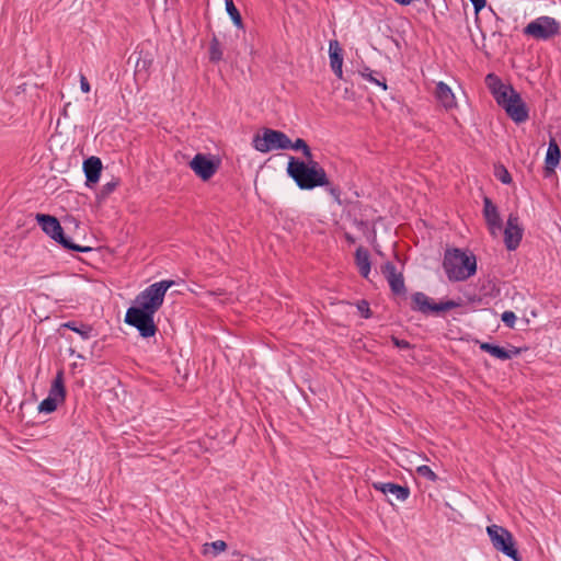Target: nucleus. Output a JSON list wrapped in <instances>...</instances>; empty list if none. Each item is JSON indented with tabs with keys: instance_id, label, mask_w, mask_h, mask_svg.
Listing matches in <instances>:
<instances>
[{
	"instance_id": "f257e3e1",
	"label": "nucleus",
	"mask_w": 561,
	"mask_h": 561,
	"mask_svg": "<svg viewBox=\"0 0 561 561\" xmlns=\"http://www.w3.org/2000/svg\"><path fill=\"white\" fill-rule=\"evenodd\" d=\"M173 285L174 280L163 279L140 291L136 296L135 305L126 311L125 323L136 328L141 337L154 336L158 331L154 314L162 307L165 294Z\"/></svg>"
},
{
	"instance_id": "f03ea898",
	"label": "nucleus",
	"mask_w": 561,
	"mask_h": 561,
	"mask_svg": "<svg viewBox=\"0 0 561 561\" xmlns=\"http://www.w3.org/2000/svg\"><path fill=\"white\" fill-rule=\"evenodd\" d=\"M287 174L300 190L311 191L316 187L329 185L325 170L313 158L302 161L290 157L287 164Z\"/></svg>"
},
{
	"instance_id": "7ed1b4c3",
	"label": "nucleus",
	"mask_w": 561,
	"mask_h": 561,
	"mask_svg": "<svg viewBox=\"0 0 561 561\" xmlns=\"http://www.w3.org/2000/svg\"><path fill=\"white\" fill-rule=\"evenodd\" d=\"M443 268L450 282L466 280L477 272L476 255L457 248L447 250L443 260Z\"/></svg>"
},
{
	"instance_id": "20e7f679",
	"label": "nucleus",
	"mask_w": 561,
	"mask_h": 561,
	"mask_svg": "<svg viewBox=\"0 0 561 561\" xmlns=\"http://www.w3.org/2000/svg\"><path fill=\"white\" fill-rule=\"evenodd\" d=\"M35 219L42 230L64 249L82 253L90 252L92 250L90 247L75 243L69 237H67L59 220L55 216L37 214Z\"/></svg>"
},
{
	"instance_id": "39448f33",
	"label": "nucleus",
	"mask_w": 561,
	"mask_h": 561,
	"mask_svg": "<svg viewBox=\"0 0 561 561\" xmlns=\"http://www.w3.org/2000/svg\"><path fill=\"white\" fill-rule=\"evenodd\" d=\"M561 25L554 18L542 15L529 22L523 30L524 35L536 41H550L559 35Z\"/></svg>"
},
{
	"instance_id": "423d86ee",
	"label": "nucleus",
	"mask_w": 561,
	"mask_h": 561,
	"mask_svg": "<svg viewBox=\"0 0 561 561\" xmlns=\"http://www.w3.org/2000/svg\"><path fill=\"white\" fill-rule=\"evenodd\" d=\"M486 534L497 551H501L514 561H520L513 535L506 528L493 524L486 527Z\"/></svg>"
},
{
	"instance_id": "0eeeda50",
	"label": "nucleus",
	"mask_w": 561,
	"mask_h": 561,
	"mask_svg": "<svg viewBox=\"0 0 561 561\" xmlns=\"http://www.w3.org/2000/svg\"><path fill=\"white\" fill-rule=\"evenodd\" d=\"M255 150L266 153L272 150H286L289 149L288 136L280 131L271 128H264L263 134L255 135L252 140Z\"/></svg>"
},
{
	"instance_id": "6e6552de",
	"label": "nucleus",
	"mask_w": 561,
	"mask_h": 561,
	"mask_svg": "<svg viewBox=\"0 0 561 561\" xmlns=\"http://www.w3.org/2000/svg\"><path fill=\"white\" fill-rule=\"evenodd\" d=\"M411 309L421 312L425 316L431 313H439L460 307L459 301L446 300L440 302L433 301L427 295L422 291H416L411 296Z\"/></svg>"
},
{
	"instance_id": "1a4fd4ad",
	"label": "nucleus",
	"mask_w": 561,
	"mask_h": 561,
	"mask_svg": "<svg viewBox=\"0 0 561 561\" xmlns=\"http://www.w3.org/2000/svg\"><path fill=\"white\" fill-rule=\"evenodd\" d=\"M65 398L66 388L64 371L58 370L51 382L48 397L39 403L38 411L44 413H51L57 409L58 403L65 401Z\"/></svg>"
},
{
	"instance_id": "9d476101",
	"label": "nucleus",
	"mask_w": 561,
	"mask_h": 561,
	"mask_svg": "<svg viewBox=\"0 0 561 561\" xmlns=\"http://www.w3.org/2000/svg\"><path fill=\"white\" fill-rule=\"evenodd\" d=\"M507 116L516 124L525 123L529 111L520 94L516 91L501 105Z\"/></svg>"
},
{
	"instance_id": "9b49d317",
	"label": "nucleus",
	"mask_w": 561,
	"mask_h": 561,
	"mask_svg": "<svg viewBox=\"0 0 561 561\" xmlns=\"http://www.w3.org/2000/svg\"><path fill=\"white\" fill-rule=\"evenodd\" d=\"M524 228L519 224L517 214L511 213L507 217L506 227L504 229V243L508 251L516 250L523 239Z\"/></svg>"
},
{
	"instance_id": "f8f14e48",
	"label": "nucleus",
	"mask_w": 561,
	"mask_h": 561,
	"mask_svg": "<svg viewBox=\"0 0 561 561\" xmlns=\"http://www.w3.org/2000/svg\"><path fill=\"white\" fill-rule=\"evenodd\" d=\"M381 274L387 279L393 295L404 296L407 294L403 274L392 262L388 261L381 265Z\"/></svg>"
},
{
	"instance_id": "ddd939ff",
	"label": "nucleus",
	"mask_w": 561,
	"mask_h": 561,
	"mask_svg": "<svg viewBox=\"0 0 561 561\" xmlns=\"http://www.w3.org/2000/svg\"><path fill=\"white\" fill-rule=\"evenodd\" d=\"M191 169L203 181L209 180L218 170V163L208 156L197 153L190 162Z\"/></svg>"
},
{
	"instance_id": "4468645a",
	"label": "nucleus",
	"mask_w": 561,
	"mask_h": 561,
	"mask_svg": "<svg viewBox=\"0 0 561 561\" xmlns=\"http://www.w3.org/2000/svg\"><path fill=\"white\" fill-rule=\"evenodd\" d=\"M483 217L485 219L489 231L492 236H496L502 230L503 224L496 205L488 196L483 198Z\"/></svg>"
},
{
	"instance_id": "2eb2a0df",
	"label": "nucleus",
	"mask_w": 561,
	"mask_h": 561,
	"mask_svg": "<svg viewBox=\"0 0 561 561\" xmlns=\"http://www.w3.org/2000/svg\"><path fill=\"white\" fill-rule=\"evenodd\" d=\"M102 161L98 157H90L83 161V172L85 174V185L92 187L100 180L102 172Z\"/></svg>"
},
{
	"instance_id": "dca6fc26",
	"label": "nucleus",
	"mask_w": 561,
	"mask_h": 561,
	"mask_svg": "<svg viewBox=\"0 0 561 561\" xmlns=\"http://www.w3.org/2000/svg\"><path fill=\"white\" fill-rule=\"evenodd\" d=\"M329 58L330 67L334 75L339 78H343V49L336 39H332L329 43Z\"/></svg>"
},
{
	"instance_id": "f3484780",
	"label": "nucleus",
	"mask_w": 561,
	"mask_h": 561,
	"mask_svg": "<svg viewBox=\"0 0 561 561\" xmlns=\"http://www.w3.org/2000/svg\"><path fill=\"white\" fill-rule=\"evenodd\" d=\"M375 490L383 494H392L398 501L404 502L410 495V489L393 482H376L373 484Z\"/></svg>"
},
{
	"instance_id": "a211bd4d",
	"label": "nucleus",
	"mask_w": 561,
	"mask_h": 561,
	"mask_svg": "<svg viewBox=\"0 0 561 561\" xmlns=\"http://www.w3.org/2000/svg\"><path fill=\"white\" fill-rule=\"evenodd\" d=\"M561 158L560 147L557 144L553 137L550 138L548 150L545 159V171L546 176H549L551 173H554L556 168L558 167Z\"/></svg>"
},
{
	"instance_id": "6ab92c4d",
	"label": "nucleus",
	"mask_w": 561,
	"mask_h": 561,
	"mask_svg": "<svg viewBox=\"0 0 561 561\" xmlns=\"http://www.w3.org/2000/svg\"><path fill=\"white\" fill-rule=\"evenodd\" d=\"M435 95L446 110H450L456 106L455 95L445 82L440 81L436 84Z\"/></svg>"
},
{
	"instance_id": "aec40b11",
	"label": "nucleus",
	"mask_w": 561,
	"mask_h": 561,
	"mask_svg": "<svg viewBox=\"0 0 561 561\" xmlns=\"http://www.w3.org/2000/svg\"><path fill=\"white\" fill-rule=\"evenodd\" d=\"M480 348L490 355H492L495 358L507 360L511 359L513 356L518 354V350L514 347L512 351H507L502 346L494 345L489 342L480 343Z\"/></svg>"
},
{
	"instance_id": "412c9836",
	"label": "nucleus",
	"mask_w": 561,
	"mask_h": 561,
	"mask_svg": "<svg viewBox=\"0 0 561 561\" xmlns=\"http://www.w3.org/2000/svg\"><path fill=\"white\" fill-rule=\"evenodd\" d=\"M355 263L358 267L359 274L364 278H368L370 274V259H369V252L364 249L363 247H359L356 249L355 252Z\"/></svg>"
},
{
	"instance_id": "4be33fe9",
	"label": "nucleus",
	"mask_w": 561,
	"mask_h": 561,
	"mask_svg": "<svg viewBox=\"0 0 561 561\" xmlns=\"http://www.w3.org/2000/svg\"><path fill=\"white\" fill-rule=\"evenodd\" d=\"M61 328L69 329L78 333L82 340H89L93 328L90 324L79 323L77 321H68L61 324Z\"/></svg>"
},
{
	"instance_id": "5701e85b",
	"label": "nucleus",
	"mask_w": 561,
	"mask_h": 561,
	"mask_svg": "<svg viewBox=\"0 0 561 561\" xmlns=\"http://www.w3.org/2000/svg\"><path fill=\"white\" fill-rule=\"evenodd\" d=\"M360 76H362L365 80H367V81H369V82H371V83H374V84H376V85L381 87L383 90H387V82H386V78H385V76H383L381 72L374 71V70H371L370 68L365 67V68L360 71Z\"/></svg>"
},
{
	"instance_id": "b1692460",
	"label": "nucleus",
	"mask_w": 561,
	"mask_h": 561,
	"mask_svg": "<svg viewBox=\"0 0 561 561\" xmlns=\"http://www.w3.org/2000/svg\"><path fill=\"white\" fill-rule=\"evenodd\" d=\"M224 51L221 48V44L216 35L213 36L209 43V61L213 64H217L222 60Z\"/></svg>"
},
{
	"instance_id": "393cba45",
	"label": "nucleus",
	"mask_w": 561,
	"mask_h": 561,
	"mask_svg": "<svg viewBox=\"0 0 561 561\" xmlns=\"http://www.w3.org/2000/svg\"><path fill=\"white\" fill-rule=\"evenodd\" d=\"M152 57L149 54H144L142 51L139 53V56L136 60L135 66V72L141 73V72H148V70L152 66Z\"/></svg>"
},
{
	"instance_id": "a878e982",
	"label": "nucleus",
	"mask_w": 561,
	"mask_h": 561,
	"mask_svg": "<svg viewBox=\"0 0 561 561\" xmlns=\"http://www.w3.org/2000/svg\"><path fill=\"white\" fill-rule=\"evenodd\" d=\"M225 3H226V11H227L228 15L230 16V19L232 20L233 24L237 27L242 28L243 27L242 18H241L239 10L234 5L233 0H225Z\"/></svg>"
},
{
	"instance_id": "bb28decb",
	"label": "nucleus",
	"mask_w": 561,
	"mask_h": 561,
	"mask_svg": "<svg viewBox=\"0 0 561 561\" xmlns=\"http://www.w3.org/2000/svg\"><path fill=\"white\" fill-rule=\"evenodd\" d=\"M289 149L301 150L306 160L312 159L310 147L302 138H297L294 142L289 139Z\"/></svg>"
},
{
	"instance_id": "cd10ccee",
	"label": "nucleus",
	"mask_w": 561,
	"mask_h": 561,
	"mask_svg": "<svg viewBox=\"0 0 561 561\" xmlns=\"http://www.w3.org/2000/svg\"><path fill=\"white\" fill-rule=\"evenodd\" d=\"M484 82L491 94H495L496 89L504 88L503 81L495 73H488L484 79Z\"/></svg>"
},
{
	"instance_id": "c85d7f7f",
	"label": "nucleus",
	"mask_w": 561,
	"mask_h": 561,
	"mask_svg": "<svg viewBox=\"0 0 561 561\" xmlns=\"http://www.w3.org/2000/svg\"><path fill=\"white\" fill-rule=\"evenodd\" d=\"M516 92L511 84H504L503 89H496L495 94H492L497 105L501 106L510 96Z\"/></svg>"
},
{
	"instance_id": "c756f323",
	"label": "nucleus",
	"mask_w": 561,
	"mask_h": 561,
	"mask_svg": "<svg viewBox=\"0 0 561 561\" xmlns=\"http://www.w3.org/2000/svg\"><path fill=\"white\" fill-rule=\"evenodd\" d=\"M323 187H325V191L333 197L334 202L339 206L345 204V202L341 198L342 192L337 185H333L329 182V185H324Z\"/></svg>"
},
{
	"instance_id": "7c9ffc66",
	"label": "nucleus",
	"mask_w": 561,
	"mask_h": 561,
	"mask_svg": "<svg viewBox=\"0 0 561 561\" xmlns=\"http://www.w3.org/2000/svg\"><path fill=\"white\" fill-rule=\"evenodd\" d=\"M416 472L419 476H421L432 482H436L438 480L437 474L426 465L419 466L416 468Z\"/></svg>"
},
{
	"instance_id": "2f4dec72",
	"label": "nucleus",
	"mask_w": 561,
	"mask_h": 561,
	"mask_svg": "<svg viewBox=\"0 0 561 561\" xmlns=\"http://www.w3.org/2000/svg\"><path fill=\"white\" fill-rule=\"evenodd\" d=\"M495 176L503 184H510L513 181L512 175L504 165L495 167Z\"/></svg>"
},
{
	"instance_id": "473e14b6",
	"label": "nucleus",
	"mask_w": 561,
	"mask_h": 561,
	"mask_svg": "<svg viewBox=\"0 0 561 561\" xmlns=\"http://www.w3.org/2000/svg\"><path fill=\"white\" fill-rule=\"evenodd\" d=\"M117 185H118V182H116V181H112V182L104 184L101 187L100 193L98 194V198L105 199L108 195H111L115 191Z\"/></svg>"
},
{
	"instance_id": "72a5a7b5",
	"label": "nucleus",
	"mask_w": 561,
	"mask_h": 561,
	"mask_svg": "<svg viewBox=\"0 0 561 561\" xmlns=\"http://www.w3.org/2000/svg\"><path fill=\"white\" fill-rule=\"evenodd\" d=\"M357 310L362 314L363 318L369 319L371 318V310L369 307V302L365 299L358 300L356 304Z\"/></svg>"
},
{
	"instance_id": "f704fd0d",
	"label": "nucleus",
	"mask_w": 561,
	"mask_h": 561,
	"mask_svg": "<svg viewBox=\"0 0 561 561\" xmlns=\"http://www.w3.org/2000/svg\"><path fill=\"white\" fill-rule=\"evenodd\" d=\"M501 319L506 327L513 329L517 318L513 311H504Z\"/></svg>"
},
{
	"instance_id": "c9c22d12",
	"label": "nucleus",
	"mask_w": 561,
	"mask_h": 561,
	"mask_svg": "<svg viewBox=\"0 0 561 561\" xmlns=\"http://www.w3.org/2000/svg\"><path fill=\"white\" fill-rule=\"evenodd\" d=\"M205 547H210L214 550V556H217L227 549V543L224 540H216L210 543H206Z\"/></svg>"
},
{
	"instance_id": "e433bc0d",
	"label": "nucleus",
	"mask_w": 561,
	"mask_h": 561,
	"mask_svg": "<svg viewBox=\"0 0 561 561\" xmlns=\"http://www.w3.org/2000/svg\"><path fill=\"white\" fill-rule=\"evenodd\" d=\"M392 343L394 346L402 348V350H408L411 347L410 342H408L407 340H400L396 336H392Z\"/></svg>"
},
{
	"instance_id": "4c0bfd02",
	"label": "nucleus",
	"mask_w": 561,
	"mask_h": 561,
	"mask_svg": "<svg viewBox=\"0 0 561 561\" xmlns=\"http://www.w3.org/2000/svg\"><path fill=\"white\" fill-rule=\"evenodd\" d=\"M469 1L472 3L476 13H479L486 5V0H469Z\"/></svg>"
},
{
	"instance_id": "58836bf2",
	"label": "nucleus",
	"mask_w": 561,
	"mask_h": 561,
	"mask_svg": "<svg viewBox=\"0 0 561 561\" xmlns=\"http://www.w3.org/2000/svg\"><path fill=\"white\" fill-rule=\"evenodd\" d=\"M80 88L84 93H88L91 90L90 83L83 75L80 76Z\"/></svg>"
},
{
	"instance_id": "ea45409f",
	"label": "nucleus",
	"mask_w": 561,
	"mask_h": 561,
	"mask_svg": "<svg viewBox=\"0 0 561 561\" xmlns=\"http://www.w3.org/2000/svg\"><path fill=\"white\" fill-rule=\"evenodd\" d=\"M353 225H355L358 229H366L368 226V222L363 219H353Z\"/></svg>"
},
{
	"instance_id": "a19ab883",
	"label": "nucleus",
	"mask_w": 561,
	"mask_h": 561,
	"mask_svg": "<svg viewBox=\"0 0 561 561\" xmlns=\"http://www.w3.org/2000/svg\"><path fill=\"white\" fill-rule=\"evenodd\" d=\"M344 238L350 244H354L356 242V239L350 232H345Z\"/></svg>"
},
{
	"instance_id": "79ce46f5",
	"label": "nucleus",
	"mask_w": 561,
	"mask_h": 561,
	"mask_svg": "<svg viewBox=\"0 0 561 561\" xmlns=\"http://www.w3.org/2000/svg\"><path fill=\"white\" fill-rule=\"evenodd\" d=\"M347 204L352 205L353 207H360L362 206L360 203H358V202H355V203L347 202Z\"/></svg>"
},
{
	"instance_id": "37998d69",
	"label": "nucleus",
	"mask_w": 561,
	"mask_h": 561,
	"mask_svg": "<svg viewBox=\"0 0 561 561\" xmlns=\"http://www.w3.org/2000/svg\"><path fill=\"white\" fill-rule=\"evenodd\" d=\"M250 561H265V559H255V558L251 557Z\"/></svg>"
},
{
	"instance_id": "c03bdc74",
	"label": "nucleus",
	"mask_w": 561,
	"mask_h": 561,
	"mask_svg": "<svg viewBox=\"0 0 561 561\" xmlns=\"http://www.w3.org/2000/svg\"><path fill=\"white\" fill-rule=\"evenodd\" d=\"M69 353H70V355H73L75 354V350L73 348H69Z\"/></svg>"
}]
</instances>
